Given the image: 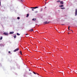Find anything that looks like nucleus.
<instances>
[{"mask_svg":"<svg viewBox=\"0 0 77 77\" xmlns=\"http://www.w3.org/2000/svg\"><path fill=\"white\" fill-rule=\"evenodd\" d=\"M18 50H19V48H17V49H16L14 50V52H16L17 51H18Z\"/></svg>","mask_w":77,"mask_h":77,"instance_id":"1","label":"nucleus"},{"mask_svg":"<svg viewBox=\"0 0 77 77\" xmlns=\"http://www.w3.org/2000/svg\"><path fill=\"white\" fill-rule=\"evenodd\" d=\"M30 8L31 9H36V8H38V7H31Z\"/></svg>","mask_w":77,"mask_h":77,"instance_id":"2","label":"nucleus"},{"mask_svg":"<svg viewBox=\"0 0 77 77\" xmlns=\"http://www.w3.org/2000/svg\"><path fill=\"white\" fill-rule=\"evenodd\" d=\"M4 35H8V33H6V32H4Z\"/></svg>","mask_w":77,"mask_h":77,"instance_id":"3","label":"nucleus"},{"mask_svg":"<svg viewBox=\"0 0 77 77\" xmlns=\"http://www.w3.org/2000/svg\"><path fill=\"white\" fill-rule=\"evenodd\" d=\"M77 15V9L75 10V15Z\"/></svg>","mask_w":77,"mask_h":77,"instance_id":"4","label":"nucleus"},{"mask_svg":"<svg viewBox=\"0 0 77 77\" xmlns=\"http://www.w3.org/2000/svg\"><path fill=\"white\" fill-rule=\"evenodd\" d=\"M60 4H61V5H63V1H61L60 2Z\"/></svg>","mask_w":77,"mask_h":77,"instance_id":"5","label":"nucleus"},{"mask_svg":"<svg viewBox=\"0 0 77 77\" xmlns=\"http://www.w3.org/2000/svg\"><path fill=\"white\" fill-rule=\"evenodd\" d=\"M49 23H47V22H44V24H48Z\"/></svg>","mask_w":77,"mask_h":77,"instance_id":"6","label":"nucleus"},{"mask_svg":"<svg viewBox=\"0 0 77 77\" xmlns=\"http://www.w3.org/2000/svg\"><path fill=\"white\" fill-rule=\"evenodd\" d=\"M32 21H36V19L34 18L32 19Z\"/></svg>","mask_w":77,"mask_h":77,"instance_id":"7","label":"nucleus"},{"mask_svg":"<svg viewBox=\"0 0 77 77\" xmlns=\"http://www.w3.org/2000/svg\"><path fill=\"white\" fill-rule=\"evenodd\" d=\"M59 7H63V5H61L59 6Z\"/></svg>","mask_w":77,"mask_h":77,"instance_id":"8","label":"nucleus"},{"mask_svg":"<svg viewBox=\"0 0 77 77\" xmlns=\"http://www.w3.org/2000/svg\"><path fill=\"white\" fill-rule=\"evenodd\" d=\"M14 32H10V34H13L14 33Z\"/></svg>","mask_w":77,"mask_h":77,"instance_id":"9","label":"nucleus"},{"mask_svg":"<svg viewBox=\"0 0 77 77\" xmlns=\"http://www.w3.org/2000/svg\"><path fill=\"white\" fill-rule=\"evenodd\" d=\"M29 31H31V32H33V29H30L29 30Z\"/></svg>","mask_w":77,"mask_h":77,"instance_id":"10","label":"nucleus"},{"mask_svg":"<svg viewBox=\"0 0 77 77\" xmlns=\"http://www.w3.org/2000/svg\"><path fill=\"white\" fill-rule=\"evenodd\" d=\"M13 37H14V38H16V37H17V35H15L13 36Z\"/></svg>","mask_w":77,"mask_h":77,"instance_id":"11","label":"nucleus"},{"mask_svg":"<svg viewBox=\"0 0 77 77\" xmlns=\"http://www.w3.org/2000/svg\"><path fill=\"white\" fill-rule=\"evenodd\" d=\"M29 16V14H27L26 15V17H28Z\"/></svg>","mask_w":77,"mask_h":77,"instance_id":"12","label":"nucleus"},{"mask_svg":"<svg viewBox=\"0 0 77 77\" xmlns=\"http://www.w3.org/2000/svg\"><path fill=\"white\" fill-rule=\"evenodd\" d=\"M2 39H3V37H2V36L0 38V40H2Z\"/></svg>","mask_w":77,"mask_h":77,"instance_id":"13","label":"nucleus"},{"mask_svg":"<svg viewBox=\"0 0 77 77\" xmlns=\"http://www.w3.org/2000/svg\"><path fill=\"white\" fill-rule=\"evenodd\" d=\"M17 36H20V34H19V33H17Z\"/></svg>","mask_w":77,"mask_h":77,"instance_id":"14","label":"nucleus"},{"mask_svg":"<svg viewBox=\"0 0 77 77\" xmlns=\"http://www.w3.org/2000/svg\"><path fill=\"white\" fill-rule=\"evenodd\" d=\"M26 35V37H29V35H28V34H27Z\"/></svg>","mask_w":77,"mask_h":77,"instance_id":"15","label":"nucleus"},{"mask_svg":"<svg viewBox=\"0 0 77 77\" xmlns=\"http://www.w3.org/2000/svg\"><path fill=\"white\" fill-rule=\"evenodd\" d=\"M60 2V0H58V1H57V3H59V2Z\"/></svg>","mask_w":77,"mask_h":77,"instance_id":"16","label":"nucleus"},{"mask_svg":"<svg viewBox=\"0 0 77 77\" xmlns=\"http://www.w3.org/2000/svg\"><path fill=\"white\" fill-rule=\"evenodd\" d=\"M61 9H65V8H64V7L61 8Z\"/></svg>","mask_w":77,"mask_h":77,"instance_id":"17","label":"nucleus"},{"mask_svg":"<svg viewBox=\"0 0 77 77\" xmlns=\"http://www.w3.org/2000/svg\"><path fill=\"white\" fill-rule=\"evenodd\" d=\"M20 54H22V52H21V51H20Z\"/></svg>","mask_w":77,"mask_h":77,"instance_id":"18","label":"nucleus"},{"mask_svg":"<svg viewBox=\"0 0 77 77\" xmlns=\"http://www.w3.org/2000/svg\"><path fill=\"white\" fill-rule=\"evenodd\" d=\"M17 18L18 20H20V17H17Z\"/></svg>","mask_w":77,"mask_h":77,"instance_id":"19","label":"nucleus"},{"mask_svg":"<svg viewBox=\"0 0 77 77\" xmlns=\"http://www.w3.org/2000/svg\"><path fill=\"white\" fill-rule=\"evenodd\" d=\"M33 73H34V74H36V73H35V72H33Z\"/></svg>","mask_w":77,"mask_h":77,"instance_id":"20","label":"nucleus"},{"mask_svg":"<svg viewBox=\"0 0 77 77\" xmlns=\"http://www.w3.org/2000/svg\"><path fill=\"white\" fill-rule=\"evenodd\" d=\"M69 27H70V26H69V27H68V30H69Z\"/></svg>","mask_w":77,"mask_h":77,"instance_id":"21","label":"nucleus"},{"mask_svg":"<svg viewBox=\"0 0 77 77\" xmlns=\"http://www.w3.org/2000/svg\"><path fill=\"white\" fill-rule=\"evenodd\" d=\"M20 0L21 1V2H23V0Z\"/></svg>","mask_w":77,"mask_h":77,"instance_id":"22","label":"nucleus"},{"mask_svg":"<svg viewBox=\"0 0 77 77\" xmlns=\"http://www.w3.org/2000/svg\"><path fill=\"white\" fill-rule=\"evenodd\" d=\"M35 13H38V11H35Z\"/></svg>","mask_w":77,"mask_h":77,"instance_id":"23","label":"nucleus"},{"mask_svg":"<svg viewBox=\"0 0 77 77\" xmlns=\"http://www.w3.org/2000/svg\"><path fill=\"white\" fill-rule=\"evenodd\" d=\"M11 53V52L10 51H8V53Z\"/></svg>","mask_w":77,"mask_h":77,"instance_id":"24","label":"nucleus"},{"mask_svg":"<svg viewBox=\"0 0 77 77\" xmlns=\"http://www.w3.org/2000/svg\"><path fill=\"white\" fill-rule=\"evenodd\" d=\"M0 6H1V2H0Z\"/></svg>","mask_w":77,"mask_h":77,"instance_id":"25","label":"nucleus"},{"mask_svg":"<svg viewBox=\"0 0 77 77\" xmlns=\"http://www.w3.org/2000/svg\"><path fill=\"white\" fill-rule=\"evenodd\" d=\"M32 11H34V9H32Z\"/></svg>","mask_w":77,"mask_h":77,"instance_id":"26","label":"nucleus"},{"mask_svg":"<svg viewBox=\"0 0 77 77\" xmlns=\"http://www.w3.org/2000/svg\"><path fill=\"white\" fill-rule=\"evenodd\" d=\"M29 71H30V69H29Z\"/></svg>","mask_w":77,"mask_h":77,"instance_id":"27","label":"nucleus"},{"mask_svg":"<svg viewBox=\"0 0 77 77\" xmlns=\"http://www.w3.org/2000/svg\"><path fill=\"white\" fill-rule=\"evenodd\" d=\"M69 33H68V34H69Z\"/></svg>","mask_w":77,"mask_h":77,"instance_id":"28","label":"nucleus"},{"mask_svg":"<svg viewBox=\"0 0 77 77\" xmlns=\"http://www.w3.org/2000/svg\"><path fill=\"white\" fill-rule=\"evenodd\" d=\"M37 74H38V75H39V74H38V73H37Z\"/></svg>","mask_w":77,"mask_h":77,"instance_id":"29","label":"nucleus"},{"mask_svg":"<svg viewBox=\"0 0 77 77\" xmlns=\"http://www.w3.org/2000/svg\"><path fill=\"white\" fill-rule=\"evenodd\" d=\"M62 25H64V24H62Z\"/></svg>","mask_w":77,"mask_h":77,"instance_id":"30","label":"nucleus"},{"mask_svg":"<svg viewBox=\"0 0 77 77\" xmlns=\"http://www.w3.org/2000/svg\"><path fill=\"white\" fill-rule=\"evenodd\" d=\"M71 31H72V30H71Z\"/></svg>","mask_w":77,"mask_h":77,"instance_id":"31","label":"nucleus"},{"mask_svg":"<svg viewBox=\"0 0 77 77\" xmlns=\"http://www.w3.org/2000/svg\"><path fill=\"white\" fill-rule=\"evenodd\" d=\"M46 1H47V0H46Z\"/></svg>","mask_w":77,"mask_h":77,"instance_id":"32","label":"nucleus"}]
</instances>
